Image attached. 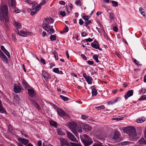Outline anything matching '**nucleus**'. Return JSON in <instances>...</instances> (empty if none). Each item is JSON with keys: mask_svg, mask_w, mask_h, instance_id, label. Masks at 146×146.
Wrapping results in <instances>:
<instances>
[{"mask_svg": "<svg viewBox=\"0 0 146 146\" xmlns=\"http://www.w3.org/2000/svg\"><path fill=\"white\" fill-rule=\"evenodd\" d=\"M56 37L55 35H51L50 36V39L51 41H53L56 40Z\"/></svg>", "mask_w": 146, "mask_h": 146, "instance_id": "32", "label": "nucleus"}, {"mask_svg": "<svg viewBox=\"0 0 146 146\" xmlns=\"http://www.w3.org/2000/svg\"><path fill=\"white\" fill-rule=\"evenodd\" d=\"M32 4L33 5L32 8H33V7H35L36 6H37V5H38V3L35 2H34L33 3L32 2Z\"/></svg>", "mask_w": 146, "mask_h": 146, "instance_id": "59", "label": "nucleus"}, {"mask_svg": "<svg viewBox=\"0 0 146 146\" xmlns=\"http://www.w3.org/2000/svg\"><path fill=\"white\" fill-rule=\"evenodd\" d=\"M81 117L82 119H87L88 117V116H87L85 115H82Z\"/></svg>", "mask_w": 146, "mask_h": 146, "instance_id": "50", "label": "nucleus"}, {"mask_svg": "<svg viewBox=\"0 0 146 146\" xmlns=\"http://www.w3.org/2000/svg\"><path fill=\"white\" fill-rule=\"evenodd\" d=\"M0 57L3 61L7 62L8 60L7 57L4 54L3 52L0 50Z\"/></svg>", "mask_w": 146, "mask_h": 146, "instance_id": "13", "label": "nucleus"}, {"mask_svg": "<svg viewBox=\"0 0 146 146\" xmlns=\"http://www.w3.org/2000/svg\"><path fill=\"white\" fill-rule=\"evenodd\" d=\"M113 31L115 32H117L118 30V28L116 26H114L113 28Z\"/></svg>", "mask_w": 146, "mask_h": 146, "instance_id": "58", "label": "nucleus"}, {"mask_svg": "<svg viewBox=\"0 0 146 146\" xmlns=\"http://www.w3.org/2000/svg\"><path fill=\"white\" fill-rule=\"evenodd\" d=\"M83 75L88 84H92V81L93 80V79L90 76H87L85 73H83Z\"/></svg>", "mask_w": 146, "mask_h": 146, "instance_id": "10", "label": "nucleus"}, {"mask_svg": "<svg viewBox=\"0 0 146 146\" xmlns=\"http://www.w3.org/2000/svg\"><path fill=\"white\" fill-rule=\"evenodd\" d=\"M145 120L144 118H139L136 120V122L138 123H141L143 122Z\"/></svg>", "mask_w": 146, "mask_h": 146, "instance_id": "25", "label": "nucleus"}, {"mask_svg": "<svg viewBox=\"0 0 146 146\" xmlns=\"http://www.w3.org/2000/svg\"><path fill=\"white\" fill-rule=\"evenodd\" d=\"M57 131L58 134L59 135H65V133L63 132L60 129H57Z\"/></svg>", "mask_w": 146, "mask_h": 146, "instance_id": "22", "label": "nucleus"}, {"mask_svg": "<svg viewBox=\"0 0 146 146\" xmlns=\"http://www.w3.org/2000/svg\"><path fill=\"white\" fill-rule=\"evenodd\" d=\"M92 96H96L97 94V91L96 89L95 88L93 89L92 90Z\"/></svg>", "mask_w": 146, "mask_h": 146, "instance_id": "30", "label": "nucleus"}, {"mask_svg": "<svg viewBox=\"0 0 146 146\" xmlns=\"http://www.w3.org/2000/svg\"><path fill=\"white\" fill-rule=\"evenodd\" d=\"M123 130L125 133L129 134V138L131 140L136 139L140 137L139 135L136 134V130L133 127H125Z\"/></svg>", "mask_w": 146, "mask_h": 146, "instance_id": "1", "label": "nucleus"}, {"mask_svg": "<svg viewBox=\"0 0 146 146\" xmlns=\"http://www.w3.org/2000/svg\"><path fill=\"white\" fill-rule=\"evenodd\" d=\"M8 11L7 6H5L2 7L1 12L0 13V19L1 21H9V18L8 16Z\"/></svg>", "mask_w": 146, "mask_h": 146, "instance_id": "2", "label": "nucleus"}, {"mask_svg": "<svg viewBox=\"0 0 146 146\" xmlns=\"http://www.w3.org/2000/svg\"><path fill=\"white\" fill-rule=\"evenodd\" d=\"M29 95L31 97H33L35 96V93L33 89H28V90Z\"/></svg>", "mask_w": 146, "mask_h": 146, "instance_id": "15", "label": "nucleus"}, {"mask_svg": "<svg viewBox=\"0 0 146 146\" xmlns=\"http://www.w3.org/2000/svg\"><path fill=\"white\" fill-rule=\"evenodd\" d=\"M84 21L82 19H80L79 20V23L81 25H82L84 24Z\"/></svg>", "mask_w": 146, "mask_h": 146, "instance_id": "56", "label": "nucleus"}, {"mask_svg": "<svg viewBox=\"0 0 146 146\" xmlns=\"http://www.w3.org/2000/svg\"><path fill=\"white\" fill-rule=\"evenodd\" d=\"M57 112L59 115L61 117H64L66 115V113L61 109H57Z\"/></svg>", "mask_w": 146, "mask_h": 146, "instance_id": "14", "label": "nucleus"}, {"mask_svg": "<svg viewBox=\"0 0 146 146\" xmlns=\"http://www.w3.org/2000/svg\"><path fill=\"white\" fill-rule=\"evenodd\" d=\"M146 93V89L143 88H142L140 91V94H144Z\"/></svg>", "mask_w": 146, "mask_h": 146, "instance_id": "36", "label": "nucleus"}, {"mask_svg": "<svg viewBox=\"0 0 146 146\" xmlns=\"http://www.w3.org/2000/svg\"><path fill=\"white\" fill-rule=\"evenodd\" d=\"M104 108L105 106L103 105H102L98 107H95V108L96 109V110H101L104 109Z\"/></svg>", "mask_w": 146, "mask_h": 146, "instance_id": "24", "label": "nucleus"}, {"mask_svg": "<svg viewBox=\"0 0 146 146\" xmlns=\"http://www.w3.org/2000/svg\"><path fill=\"white\" fill-rule=\"evenodd\" d=\"M13 90L15 93H19L21 91V88L17 84H15L14 85Z\"/></svg>", "mask_w": 146, "mask_h": 146, "instance_id": "11", "label": "nucleus"}, {"mask_svg": "<svg viewBox=\"0 0 146 146\" xmlns=\"http://www.w3.org/2000/svg\"><path fill=\"white\" fill-rule=\"evenodd\" d=\"M60 14L63 17L65 16L66 15V13L64 11H61Z\"/></svg>", "mask_w": 146, "mask_h": 146, "instance_id": "51", "label": "nucleus"}, {"mask_svg": "<svg viewBox=\"0 0 146 146\" xmlns=\"http://www.w3.org/2000/svg\"><path fill=\"white\" fill-rule=\"evenodd\" d=\"M133 90H129L127 93L126 94H125L124 97L125 100H127L128 97H129L133 95Z\"/></svg>", "mask_w": 146, "mask_h": 146, "instance_id": "12", "label": "nucleus"}, {"mask_svg": "<svg viewBox=\"0 0 146 146\" xmlns=\"http://www.w3.org/2000/svg\"><path fill=\"white\" fill-rule=\"evenodd\" d=\"M14 8L15 9L13 11L14 12L16 13H19L21 12V10L19 9L16 8L15 7Z\"/></svg>", "mask_w": 146, "mask_h": 146, "instance_id": "37", "label": "nucleus"}, {"mask_svg": "<svg viewBox=\"0 0 146 146\" xmlns=\"http://www.w3.org/2000/svg\"><path fill=\"white\" fill-rule=\"evenodd\" d=\"M59 140L60 142V146H71L66 139L60 138Z\"/></svg>", "mask_w": 146, "mask_h": 146, "instance_id": "7", "label": "nucleus"}, {"mask_svg": "<svg viewBox=\"0 0 146 146\" xmlns=\"http://www.w3.org/2000/svg\"><path fill=\"white\" fill-rule=\"evenodd\" d=\"M0 112L1 113L6 114L7 113L6 110L2 107L0 106Z\"/></svg>", "mask_w": 146, "mask_h": 146, "instance_id": "29", "label": "nucleus"}, {"mask_svg": "<svg viewBox=\"0 0 146 146\" xmlns=\"http://www.w3.org/2000/svg\"><path fill=\"white\" fill-rule=\"evenodd\" d=\"M81 56L82 58L84 60H86L87 59L86 56H85V55L84 54H81Z\"/></svg>", "mask_w": 146, "mask_h": 146, "instance_id": "64", "label": "nucleus"}, {"mask_svg": "<svg viewBox=\"0 0 146 146\" xmlns=\"http://www.w3.org/2000/svg\"><path fill=\"white\" fill-rule=\"evenodd\" d=\"M109 17L111 20L113 19H114L113 14L112 13H110Z\"/></svg>", "mask_w": 146, "mask_h": 146, "instance_id": "41", "label": "nucleus"}, {"mask_svg": "<svg viewBox=\"0 0 146 146\" xmlns=\"http://www.w3.org/2000/svg\"><path fill=\"white\" fill-rule=\"evenodd\" d=\"M17 33L20 35L22 36H23L26 37L28 35L30 36L33 35V33H32L29 32L25 31H18Z\"/></svg>", "mask_w": 146, "mask_h": 146, "instance_id": "9", "label": "nucleus"}, {"mask_svg": "<svg viewBox=\"0 0 146 146\" xmlns=\"http://www.w3.org/2000/svg\"><path fill=\"white\" fill-rule=\"evenodd\" d=\"M16 36V35L15 34H12V39L15 42H16L17 40Z\"/></svg>", "mask_w": 146, "mask_h": 146, "instance_id": "46", "label": "nucleus"}, {"mask_svg": "<svg viewBox=\"0 0 146 146\" xmlns=\"http://www.w3.org/2000/svg\"><path fill=\"white\" fill-rule=\"evenodd\" d=\"M48 1V0H43L40 3V5H44Z\"/></svg>", "mask_w": 146, "mask_h": 146, "instance_id": "43", "label": "nucleus"}, {"mask_svg": "<svg viewBox=\"0 0 146 146\" xmlns=\"http://www.w3.org/2000/svg\"><path fill=\"white\" fill-rule=\"evenodd\" d=\"M82 141L85 146H88L92 144L93 143L91 138L86 139L82 140Z\"/></svg>", "mask_w": 146, "mask_h": 146, "instance_id": "8", "label": "nucleus"}, {"mask_svg": "<svg viewBox=\"0 0 146 146\" xmlns=\"http://www.w3.org/2000/svg\"><path fill=\"white\" fill-rule=\"evenodd\" d=\"M48 32L49 34H52L54 33L55 31L54 29H53L52 28H49V32Z\"/></svg>", "mask_w": 146, "mask_h": 146, "instance_id": "39", "label": "nucleus"}, {"mask_svg": "<svg viewBox=\"0 0 146 146\" xmlns=\"http://www.w3.org/2000/svg\"><path fill=\"white\" fill-rule=\"evenodd\" d=\"M60 97L64 101H67L69 100V98L67 97L64 96L62 95H60Z\"/></svg>", "mask_w": 146, "mask_h": 146, "instance_id": "31", "label": "nucleus"}, {"mask_svg": "<svg viewBox=\"0 0 146 146\" xmlns=\"http://www.w3.org/2000/svg\"><path fill=\"white\" fill-rule=\"evenodd\" d=\"M16 3L15 0H11V5L13 8H15L16 6Z\"/></svg>", "mask_w": 146, "mask_h": 146, "instance_id": "27", "label": "nucleus"}, {"mask_svg": "<svg viewBox=\"0 0 146 146\" xmlns=\"http://www.w3.org/2000/svg\"><path fill=\"white\" fill-rule=\"evenodd\" d=\"M88 64L90 65H92L94 63L93 61L88 60L87 62Z\"/></svg>", "mask_w": 146, "mask_h": 146, "instance_id": "55", "label": "nucleus"}, {"mask_svg": "<svg viewBox=\"0 0 146 146\" xmlns=\"http://www.w3.org/2000/svg\"><path fill=\"white\" fill-rule=\"evenodd\" d=\"M93 58L97 63H98L99 62L98 59V57L96 55H94L93 56Z\"/></svg>", "mask_w": 146, "mask_h": 146, "instance_id": "33", "label": "nucleus"}, {"mask_svg": "<svg viewBox=\"0 0 146 146\" xmlns=\"http://www.w3.org/2000/svg\"><path fill=\"white\" fill-rule=\"evenodd\" d=\"M90 18V17L86 16H84L83 17V19L84 20L86 21L88 20Z\"/></svg>", "mask_w": 146, "mask_h": 146, "instance_id": "45", "label": "nucleus"}, {"mask_svg": "<svg viewBox=\"0 0 146 146\" xmlns=\"http://www.w3.org/2000/svg\"><path fill=\"white\" fill-rule=\"evenodd\" d=\"M53 21V19L50 17H47L44 19L43 21V23L42 25L43 29L46 31L49 32L50 27L49 24L52 23Z\"/></svg>", "mask_w": 146, "mask_h": 146, "instance_id": "3", "label": "nucleus"}, {"mask_svg": "<svg viewBox=\"0 0 146 146\" xmlns=\"http://www.w3.org/2000/svg\"><path fill=\"white\" fill-rule=\"evenodd\" d=\"M91 45L92 47L96 49H100V48L99 47V46L96 44H94L93 42H92L91 43Z\"/></svg>", "mask_w": 146, "mask_h": 146, "instance_id": "26", "label": "nucleus"}, {"mask_svg": "<svg viewBox=\"0 0 146 146\" xmlns=\"http://www.w3.org/2000/svg\"><path fill=\"white\" fill-rule=\"evenodd\" d=\"M70 143L71 146H82L79 144H76L72 142H71Z\"/></svg>", "mask_w": 146, "mask_h": 146, "instance_id": "40", "label": "nucleus"}, {"mask_svg": "<svg viewBox=\"0 0 146 146\" xmlns=\"http://www.w3.org/2000/svg\"><path fill=\"white\" fill-rule=\"evenodd\" d=\"M37 145L38 146H42V142L40 140L37 143Z\"/></svg>", "mask_w": 146, "mask_h": 146, "instance_id": "63", "label": "nucleus"}, {"mask_svg": "<svg viewBox=\"0 0 146 146\" xmlns=\"http://www.w3.org/2000/svg\"><path fill=\"white\" fill-rule=\"evenodd\" d=\"M139 11L141 15L144 16L146 17V14H145V13L144 12V9L142 7H140L139 8Z\"/></svg>", "mask_w": 146, "mask_h": 146, "instance_id": "23", "label": "nucleus"}, {"mask_svg": "<svg viewBox=\"0 0 146 146\" xmlns=\"http://www.w3.org/2000/svg\"><path fill=\"white\" fill-rule=\"evenodd\" d=\"M91 23V21L90 20H88L85 22V24L86 25V26L87 27V25Z\"/></svg>", "mask_w": 146, "mask_h": 146, "instance_id": "44", "label": "nucleus"}, {"mask_svg": "<svg viewBox=\"0 0 146 146\" xmlns=\"http://www.w3.org/2000/svg\"><path fill=\"white\" fill-rule=\"evenodd\" d=\"M37 12V11H36L35 10V11H31V15H32V16H33V15H34L35 14V13Z\"/></svg>", "mask_w": 146, "mask_h": 146, "instance_id": "62", "label": "nucleus"}, {"mask_svg": "<svg viewBox=\"0 0 146 146\" xmlns=\"http://www.w3.org/2000/svg\"><path fill=\"white\" fill-rule=\"evenodd\" d=\"M66 134L68 138L70 141L76 143L78 142V141L77 139L70 132L67 131Z\"/></svg>", "mask_w": 146, "mask_h": 146, "instance_id": "6", "label": "nucleus"}, {"mask_svg": "<svg viewBox=\"0 0 146 146\" xmlns=\"http://www.w3.org/2000/svg\"><path fill=\"white\" fill-rule=\"evenodd\" d=\"M68 27L66 26V27H65V28L63 30L65 32H67L68 31Z\"/></svg>", "mask_w": 146, "mask_h": 146, "instance_id": "52", "label": "nucleus"}, {"mask_svg": "<svg viewBox=\"0 0 146 146\" xmlns=\"http://www.w3.org/2000/svg\"><path fill=\"white\" fill-rule=\"evenodd\" d=\"M53 70L54 72L58 74L59 72V69L58 68H54L53 69Z\"/></svg>", "mask_w": 146, "mask_h": 146, "instance_id": "47", "label": "nucleus"}, {"mask_svg": "<svg viewBox=\"0 0 146 146\" xmlns=\"http://www.w3.org/2000/svg\"><path fill=\"white\" fill-rule=\"evenodd\" d=\"M68 127L71 131L75 135H77L78 130V126L77 124L72 122H70L68 124Z\"/></svg>", "mask_w": 146, "mask_h": 146, "instance_id": "4", "label": "nucleus"}, {"mask_svg": "<svg viewBox=\"0 0 146 146\" xmlns=\"http://www.w3.org/2000/svg\"><path fill=\"white\" fill-rule=\"evenodd\" d=\"M40 62L43 64H46L45 61L44 59L41 58H40Z\"/></svg>", "mask_w": 146, "mask_h": 146, "instance_id": "54", "label": "nucleus"}, {"mask_svg": "<svg viewBox=\"0 0 146 146\" xmlns=\"http://www.w3.org/2000/svg\"><path fill=\"white\" fill-rule=\"evenodd\" d=\"M42 75L46 80H47L50 76V75H49L47 72L45 71H42Z\"/></svg>", "mask_w": 146, "mask_h": 146, "instance_id": "16", "label": "nucleus"}, {"mask_svg": "<svg viewBox=\"0 0 146 146\" xmlns=\"http://www.w3.org/2000/svg\"><path fill=\"white\" fill-rule=\"evenodd\" d=\"M17 140L24 145L26 146H33L31 143H29L28 140L23 138L19 137L17 139Z\"/></svg>", "mask_w": 146, "mask_h": 146, "instance_id": "5", "label": "nucleus"}, {"mask_svg": "<svg viewBox=\"0 0 146 146\" xmlns=\"http://www.w3.org/2000/svg\"><path fill=\"white\" fill-rule=\"evenodd\" d=\"M113 120H117V121H120L122 120V118H113L112 119Z\"/></svg>", "mask_w": 146, "mask_h": 146, "instance_id": "49", "label": "nucleus"}, {"mask_svg": "<svg viewBox=\"0 0 146 146\" xmlns=\"http://www.w3.org/2000/svg\"><path fill=\"white\" fill-rule=\"evenodd\" d=\"M22 85L25 88H27L30 87L28 83L24 80H23L22 81Z\"/></svg>", "mask_w": 146, "mask_h": 146, "instance_id": "19", "label": "nucleus"}, {"mask_svg": "<svg viewBox=\"0 0 146 146\" xmlns=\"http://www.w3.org/2000/svg\"><path fill=\"white\" fill-rule=\"evenodd\" d=\"M138 142L140 144L146 145L145 143H146V140L143 138H141L139 140Z\"/></svg>", "mask_w": 146, "mask_h": 146, "instance_id": "21", "label": "nucleus"}, {"mask_svg": "<svg viewBox=\"0 0 146 146\" xmlns=\"http://www.w3.org/2000/svg\"><path fill=\"white\" fill-rule=\"evenodd\" d=\"M50 124L51 125L54 126L55 127H57V123L55 121H51L50 122Z\"/></svg>", "mask_w": 146, "mask_h": 146, "instance_id": "35", "label": "nucleus"}, {"mask_svg": "<svg viewBox=\"0 0 146 146\" xmlns=\"http://www.w3.org/2000/svg\"><path fill=\"white\" fill-rule=\"evenodd\" d=\"M1 50L4 52L5 51L7 50L3 46H1Z\"/></svg>", "mask_w": 146, "mask_h": 146, "instance_id": "57", "label": "nucleus"}, {"mask_svg": "<svg viewBox=\"0 0 146 146\" xmlns=\"http://www.w3.org/2000/svg\"><path fill=\"white\" fill-rule=\"evenodd\" d=\"M145 100H146V95H143L139 99V100L140 101H141Z\"/></svg>", "mask_w": 146, "mask_h": 146, "instance_id": "38", "label": "nucleus"}, {"mask_svg": "<svg viewBox=\"0 0 146 146\" xmlns=\"http://www.w3.org/2000/svg\"><path fill=\"white\" fill-rule=\"evenodd\" d=\"M83 129L85 130L86 131H90L92 128L91 127H90L89 126L87 125H84L82 127Z\"/></svg>", "mask_w": 146, "mask_h": 146, "instance_id": "18", "label": "nucleus"}, {"mask_svg": "<svg viewBox=\"0 0 146 146\" xmlns=\"http://www.w3.org/2000/svg\"><path fill=\"white\" fill-rule=\"evenodd\" d=\"M119 98H117L114 100H111V101L108 102V105H112L115 103L117 102V99Z\"/></svg>", "mask_w": 146, "mask_h": 146, "instance_id": "20", "label": "nucleus"}, {"mask_svg": "<svg viewBox=\"0 0 146 146\" xmlns=\"http://www.w3.org/2000/svg\"><path fill=\"white\" fill-rule=\"evenodd\" d=\"M66 52V55L67 57V58L68 59H69V56L68 53V51L67 50H66L65 51Z\"/></svg>", "mask_w": 146, "mask_h": 146, "instance_id": "60", "label": "nucleus"}, {"mask_svg": "<svg viewBox=\"0 0 146 146\" xmlns=\"http://www.w3.org/2000/svg\"><path fill=\"white\" fill-rule=\"evenodd\" d=\"M85 40L87 42H92L93 41V39L91 38H88L86 39Z\"/></svg>", "mask_w": 146, "mask_h": 146, "instance_id": "53", "label": "nucleus"}, {"mask_svg": "<svg viewBox=\"0 0 146 146\" xmlns=\"http://www.w3.org/2000/svg\"><path fill=\"white\" fill-rule=\"evenodd\" d=\"M35 107L36 108L38 109V110H40V108L38 104L36 103L35 102L34 104Z\"/></svg>", "mask_w": 146, "mask_h": 146, "instance_id": "48", "label": "nucleus"}, {"mask_svg": "<svg viewBox=\"0 0 146 146\" xmlns=\"http://www.w3.org/2000/svg\"><path fill=\"white\" fill-rule=\"evenodd\" d=\"M81 35L82 36L85 37L86 36L87 34L85 32H83L82 33Z\"/></svg>", "mask_w": 146, "mask_h": 146, "instance_id": "61", "label": "nucleus"}, {"mask_svg": "<svg viewBox=\"0 0 146 146\" xmlns=\"http://www.w3.org/2000/svg\"><path fill=\"white\" fill-rule=\"evenodd\" d=\"M41 5H40V4H39L38 5H37L35 7V9L36 10V11L37 12L39 10H40L41 9ZM34 9H35L34 8H33V9L34 10Z\"/></svg>", "mask_w": 146, "mask_h": 146, "instance_id": "28", "label": "nucleus"}, {"mask_svg": "<svg viewBox=\"0 0 146 146\" xmlns=\"http://www.w3.org/2000/svg\"><path fill=\"white\" fill-rule=\"evenodd\" d=\"M4 52L7 55V56L8 58L10 57L11 56L10 54L9 53L8 51H7V50H6L5 51H4Z\"/></svg>", "mask_w": 146, "mask_h": 146, "instance_id": "42", "label": "nucleus"}, {"mask_svg": "<svg viewBox=\"0 0 146 146\" xmlns=\"http://www.w3.org/2000/svg\"><path fill=\"white\" fill-rule=\"evenodd\" d=\"M13 25L18 29H20L21 27V23L17 22L15 21H14Z\"/></svg>", "mask_w": 146, "mask_h": 146, "instance_id": "17", "label": "nucleus"}, {"mask_svg": "<svg viewBox=\"0 0 146 146\" xmlns=\"http://www.w3.org/2000/svg\"><path fill=\"white\" fill-rule=\"evenodd\" d=\"M111 2L113 6L114 7H117L118 5V3L117 2L112 1Z\"/></svg>", "mask_w": 146, "mask_h": 146, "instance_id": "34", "label": "nucleus"}]
</instances>
